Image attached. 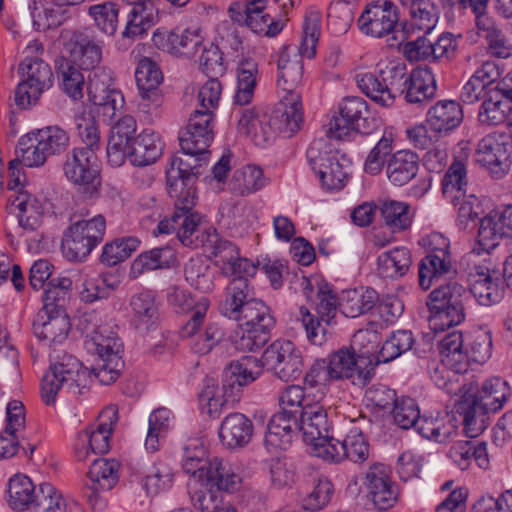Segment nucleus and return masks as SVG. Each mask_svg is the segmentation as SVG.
I'll use <instances>...</instances> for the list:
<instances>
[{"instance_id": "obj_28", "label": "nucleus", "mask_w": 512, "mask_h": 512, "mask_svg": "<svg viewBox=\"0 0 512 512\" xmlns=\"http://www.w3.org/2000/svg\"><path fill=\"white\" fill-rule=\"evenodd\" d=\"M323 420L314 421L303 429L302 436L306 444L312 447L313 454L330 463H340L344 460L342 441L330 435V423L327 412Z\"/></svg>"}, {"instance_id": "obj_64", "label": "nucleus", "mask_w": 512, "mask_h": 512, "mask_svg": "<svg viewBox=\"0 0 512 512\" xmlns=\"http://www.w3.org/2000/svg\"><path fill=\"white\" fill-rule=\"evenodd\" d=\"M376 70L381 80L384 82V87L388 88L393 95L394 102L396 95L402 94L407 84L406 64L399 59H394L379 63Z\"/></svg>"}, {"instance_id": "obj_37", "label": "nucleus", "mask_w": 512, "mask_h": 512, "mask_svg": "<svg viewBox=\"0 0 512 512\" xmlns=\"http://www.w3.org/2000/svg\"><path fill=\"white\" fill-rule=\"evenodd\" d=\"M127 148L131 164L143 167L155 163L160 158L164 142L159 133L147 128L136 135Z\"/></svg>"}, {"instance_id": "obj_57", "label": "nucleus", "mask_w": 512, "mask_h": 512, "mask_svg": "<svg viewBox=\"0 0 512 512\" xmlns=\"http://www.w3.org/2000/svg\"><path fill=\"white\" fill-rule=\"evenodd\" d=\"M173 414L171 410L161 407L151 412L148 418V431L145 439V449L148 452H156L172 427Z\"/></svg>"}, {"instance_id": "obj_53", "label": "nucleus", "mask_w": 512, "mask_h": 512, "mask_svg": "<svg viewBox=\"0 0 512 512\" xmlns=\"http://www.w3.org/2000/svg\"><path fill=\"white\" fill-rule=\"evenodd\" d=\"M339 111L359 128V133L370 134L376 128L378 121L370 117L368 103L361 97H345L339 104Z\"/></svg>"}, {"instance_id": "obj_51", "label": "nucleus", "mask_w": 512, "mask_h": 512, "mask_svg": "<svg viewBox=\"0 0 512 512\" xmlns=\"http://www.w3.org/2000/svg\"><path fill=\"white\" fill-rule=\"evenodd\" d=\"M7 503L14 511L32 509L38 492L32 480L24 474H15L8 481Z\"/></svg>"}, {"instance_id": "obj_19", "label": "nucleus", "mask_w": 512, "mask_h": 512, "mask_svg": "<svg viewBox=\"0 0 512 512\" xmlns=\"http://www.w3.org/2000/svg\"><path fill=\"white\" fill-rule=\"evenodd\" d=\"M263 365L282 381L299 378L303 372L301 350L290 340H276L262 354Z\"/></svg>"}, {"instance_id": "obj_12", "label": "nucleus", "mask_w": 512, "mask_h": 512, "mask_svg": "<svg viewBox=\"0 0 512 512\" xmlns=\"http://www.w3.org/2000/svg\"><path fill=\"white\" fill-rule=\"evenodd\" d=\"M113 80L112 71L101 68L90 73L87 81L88 99L94 112L108 124L121 114L125 105L123 93L113 86Z\"/></svg>"}, {"instance_id": "obj_16", "label": "nucleus", "mask_w": 512, "mask_h": 512, "mask_svg": "<svg viewBox=\"0 0 512 512\" xmlns=\"http://www.w3.org/2000/svg\"><path fill=\"white\" fill-rule=\"evenodd\" d=\"M317 397L320 395H312L304 386L289 385L279 394L278 412L299 420L302 431L308 424L323 420L322 415L327 412L325 404L319 403Z\"/></svg>"}, {"instance_id": "obj_32", "label": "nucleus", "mask_w": 512, "mask_h": 512, "mask_svg": "<svg viewBox=\"0 0 512 512\" xmlns=\"http://www.w3.org/2000/svg\"><path fill=\"white\" fill-rule=\"evenodd\" d=\"M212 457L201 437H187L182 441L178 451L181 470L194 483H197L211 464Z\"/></svg>"}, {"instance_id": "obj_9", "label": "nucleus", "mask_w": 512, "mask_h": 512, "mask_svg": "<svg viewBox=\"0 0 512 512\" xmlns=\"http://www.w3.org/2000/svg\"><path fill=\"white\" fill-rule=\"evenodd\" d=\"M106 220L97 214L88 220L71 224L64 233L62 252L69 261H83L103 240Z\"/></svg>"}, {"instance_id": "obj_60", "label": "nucleus", "mask_w": 512, "mask_h": 512, "mask_svg": "<svg viewBox=\"0 0 512 512\" xmlns=\"http://www.w3.org/2000/svg\"><path fill=\"white\" fill-rule=\"evenodd\" d=\"M380 214L385 225L394 233L405 231L412 224L411 207L402 201H383L380 206Z\"/></svg>"}, {"instance_id": "obj_14", "label": "nucleus", "mask_w": 512, "mask_h": 512, "mask_svg": "<svg viewBox=\"0 0 512 512\" xmlns=\"http://www.w3.org/2000/svg\"><path fill=\"white\" fill-rule=\"evenodd\" d=\"M117 420V408L109 406L100 413L96 426L77 433L73 440V450L78 461H85L90 454H105L109 451L110 438Z\"/></svg>"}, {"instance_id": "obj_36", "label": "nucleus", "mask_w": 512, "mask_h": 512, "mask_svg": "<svg viewBox=\"0 0 512 512\" xmlns=\"http://www.w3.org/2000/svg\"><path fill=\"white\" fill-rule=\"evenodd\" d=\"M439 10L432 1H421L409 8L408 17L402 23V31L406 38H426L436 27Z\"/></svg>"}, {"instance_id": "obj_34", "label": "nucleus", "mask_w": 512, "mask_h": 512, "mask_svg": "<svg viewBox=\"0 0 512 512\" xmlns=\"http://www.w3.org/2000/svg\"><path fill=\"white\" fill-rule=\"evenodd\" d=\"M334 379H350L353 385H367L374 376L373 368H360L353 350L342 347L326 358Z\"/></svg>"}, {"instance_id": "obj_18", "label": "nucleus", "mask_w": 512, "mask_h": 512, "mask_svg": "<svg viewBox=\"0 0 512 512\" xmlns=\"http://www.w3.org/2000/svg\"><path fill=\"white\" fill-rule=\"evenodd\" d=\"M476 160L494 177L502 178L512 165V137L500 132L487 134L477 145Z\"/></svg>"}, {"instance_id": "obj_58", "label": "nucleus", "mask_w": 512, "mask_h": 512, "mask_svg": "<svg viewBox=\"0 0 512 512\" xmlns=\"http://www.w3.org/2000/svg\"><path fill=\"white\" fill-rule=\"evenodd\" d=\"M72 289V280L66 276L52 278L46 284L43 293V308L49 313H66L65 305Z\"/></svg>"}, {"instance_id": "obj_25", "label": "nucleus", "mask_w": 512, "mask_h": 512, "mask_svg": "<svg viewBox=\"0 0 512 512\" xmlns=\"http://www.w3.org/2000/svg\"><path fill=\"white\" fill-rule=\"evenodd\" d=\"M196 484L203 489L231 495L241 489L243 477L240 468L230 460L213 456L211 464Z\"/></svg>"}, {"instance_id": "obj_4", "label": "nucleus", "mask_w": 512, "mask_h": 512, "mask_svg": "<svg viewBox=\"0 0 512 512\" xmlns=\"http://www.w3.org/2000/svg\"><path fill=\"white\" fill-rule=\"evenodd\" d=\"M175 210L171 217L162 219L153 231L155 236L168 235L176 231L177 239L183 246L198 248L205 243L208 228H201L202 217L193 211L196 204L193 190L186 195L175 197Z\"/></svg>"}, {"instance_id": "obj_46", "label": "nucleus", "mask_w": 512, "mask_h": 512, "mask_svg": "<svg viewBox=\"0 0 512 512\" xmlns=\"http://www.w3.org/2000/svg\"><path fill=\"white\" fill-rule=\"evenodd\" d=\"M122 279L123 276L118 270L87 277L79 290V297L85 303L107 299L113 291L118 289Z\"/></svg>"}, {"instance_id": "obj_27", "label": "nucleus", "mask_w": 512, "mask_h": 512, "mask_svg": "<svg viewBox=\"0 0 512 512\" xmlns=\"http://www.w3.org/2000/svg\"><path fill=\"white\" fill-rule=\"evenodd\" d=\"M120 464L115 459L100 458L93 461L88 471L86 497L95 510H102L106 501L100 492L111 490L119 480Z\"/></svg>"}, {"instance_id": "obj_39", "label": "nucleus", "mask_w": 512, "mask_h": 512, "mask_svg": "<svg viewBox=\"0 0 512 512\" xmlns=\"http://www.w3.org/2000/svg\"><path fill=\"white\" fill-rule=\"evenodd\" d=\"M300 429L296 418L276 412L268 422L264 443L268 451L286 450Z\"/></svg>"}, {"instance_id": "obj_29", "label": "nucleus", "mask_w": 512, "mask_h": 512, "mask_svg": "<svg viewBox=\"0 0 512 512\" xmlns=\"http://www.w3.org/2000/svg\"><path fill=\"white\" fill-rule=\"evenodd\" d=\"M259 305H266L253 297V288L244 279L231 280L226 288V297L221 304V313L229 319H246V309L260 311Z\"/></svg>"}, {"instance_id": "obj_54", "label": "nucleus", "mask_w": 512, "mask_h": 512, "mask_svg": "<svg viewBox=\"0 0 512 512\" xmlns=\"http://www.w3.org/2000/svg\"><path fill=\"white\" fill-rule=\"evenodd\" d=\"M456 410L463 417L464 432L467 437L476 438L487 428L490 412L478 406L475 400L460 398L456 404Z\"/></svg>"}, {"instance_id": "obj_62", "label": "nucleus", "mask_w": 512, "mask_h": 512, "mask_svg": "<svg viewBox=\"0 0 512 512\" xmlns=\"http://www.w3.org/2000/svg\"><path fill=\"white\" fill-rule=\"evenodd\" d=\"M322 14L318 9L307 10L303 22V31L300 44L297 45L298 52L312 59L316 54V46L321 34Z\"/></svg>"}, {"instance_id": "obj_13", "label": "nucleus", "mask_w": 512, "mask_h": 512, "mask_svg": "<svg viewBox=\"0 0 512 512\" xmlns=\"http://www.w3.org/2000/svg\"><path fill=\"white\" fill-rule=\"evenodd\" d=\"M171 156L166 168L167 191L171 197L184 196L188 190H193L194 201L197 200L195 181L200 174L199 168L207 164L209 154H192L182 151Z\"/></svg>"}, {"instance_id": "obj_22", "label": "nucleus", "mask_w": 512, "mask_h": 512, "mask_svg": "<svg viewBox=\"0 0 512 512\" xmlns=\"http://www.w3.org/2000/svg\"><path fill=\"white\" fill-rule=\"evenodd\" d=\"M399 21L397 6L391 0H370L357 20L366 36L382 38L392 33Z\"/></svg>"}, {"instance_id": "obj_11", "label": "nucleus", "mask_w": 512, "mask_h": 512, "mask_svg": "<svg viewBox=\"0 0 512 512\" xmlns=\"http://www.w3.org/2000/svg\"><path fill=\"white\" fill-rule=\"evenodd\" d=\"M205 243L202 247L211 251L215 257V264L221 273L234 279L249 281L257 272V265L246 257L240 255L238 247L231 241L222 239L213 227H208Z\"/></svg>"}, {"instance_id": "obj_30", "label": "nucleus", "mask_w": 512, "mask_h": 512, "mask_svg": "<svg viewBox=\"0 0 512 512\" xmlns=\"http://www.w3.org/2000/svg\"><path fill=\"white\" fill-rule=\"evenodd\" d=\"M510 392L508 382L495 376L484 381L480 388L473 381H469L462 397L469 401L475 400L478 406L489 412H497L507 401Z\"/></svg>"}, {"instance_id": "obj_3", "label": "nucleus", "mask_w": 512, "mask_h": 512, "mask_svg": "<svg viewBox=\"0 0 512 512\" xmlns=\"http://www.w3.org/2000/svg\"><path fill=\"white\" fill-rule=\"evenodd\" d=\"M171 302L177 313L189 314L188 321L182 326V338H191L192 350L200 355L209 353L221 340L223 333L217 324L211 323L202 332L206 315L210 306L206 296H194L191 293L177 289L171 297Z\"/></svg>"}, {"instance_id": "obj_24", "label": "nucleus", "mask_w": 512, "mask_h": 512, "mask_svg": "<svg viewBox=\"0 0 512 512\" xmlns=\"http://www.w3.org/2000/svg\"><path fill=\"white\" fill-rule=\"evenodd\" d=\"M461 36L451 32L440 34L435 42L418 37L404 44L403 53L409 61L436 62L443 59L450 60L455 57Z\"/></svg>"}, {"instance_id": "obj_17", "label": "nucleus", "mask_w": 512, "mask_h": 512, "mask_svg": "<svg viewBox=\"0 0 512 512\" xmlns=\"http://www.w3.org/2000/svg\"><path fill=\"white\" fill-rule=\"evenodd\" d=\"M467 282L470 293L482 306L499 303L505 292L502 273L496 269L490 258H484L470 269Z\"/></svg>"}, {"instance_id": "obj_45", "label": "nucleus", "mask_w": 512, "mask_h": 512, "mask_svg": "<svg viewBox=\"0 0 512 512\" xmlns=\"http://www.w3.org/2000/svg\"><path fill=\"white\" fill-rule=\"evenodd\" d=\"M463 121L461 105L454 100H440L427 112L426 122L430 130L442 134L457 128Z\"/></svg>"}, {"instance_id": "obj_40", "label": "nucleus", "mask_w": 512, "mask_h": 512, "mask_svg": "<svg viewBox=\"0 0 512 512\" xmlns=\"http://www.w3.org/2000/svg\"><path fill=\"white\" fill-rule=\"evenodd\" d=\"M70 328L67 313L39 311L33 321L35 336L49 344L62 343L67 338Z\"/></svg>"}, {"instance_id": "obj_49", "label": "nucleus", "mask_w": 512, "mask_h": 512, "mask_svg": "<svg viewBox=\"0 0 512 512\" xmlns=\"http://www.w3.org/2000/svg\"><path fill=\"white\" fill-rule=\"evenodd\" d=\"M419 156L410 150L395 152L386 168L389 181L395 186H403L416 177L419 170Z\"/></svg>"}, {"instance_id": "obj_41", "label": "nucleus", "mask_w": 512, "mask_h": 512, "mask_svg": "<svg viewBox=\"0 0 512 512\" xmlns=\"http://www.w3.org/2000/svg\"><path fill=\"white\" fill-rule=\"evenodd\" d=\"M437 84L432 69L419 66L407 76L404 87L405 100L414 105H422L436 95Z\"/></svg>"}, {"instance_id": "obj_21", "label": "nucleus", "mask_w": 512, "mask_h": 512, "mask_svg": "<svg viewBox=\"0 0 512 512\" xmlns=\"http://www.w3.org/2000/svg\"><path fill=\"white\" fill-rule=\"evenodd\" d=\"M512 236V204L492 210L480 220L478 239L469 258L489 254L502 237Z\"/></svg>"}, {"instance_id": "obj_52", "label": "nucleus", "mask_w": 512, "mask_h": 512, "mask_svg": "<svg viewBox=\"0 0 512 512\" xmlns=\"http://www.w3.org/2000/svg\"><path fill=\"white\" fill-rule=\"evenodd\" d=\"M78 504L49 482L39 485L32 512H77Z\"/></svg>"}, {"instance_id": "obj_2", "label": "nucleus", "mask_w": 512, "mask_h": 512, "mask_svg": "<svg viewBox=\"0 0 512 512\" xmlns=\"http://www.w3.org/2000/svg\"><path fill=\"white\" fill-rule=\"evenodd\" d=\"M303 58L297 45L290 44L282 48L277 60V112L286 117L290 130L296 129L297 123L304 119L299 90L303 78Z\"/></svg>"}, {"instance_id": "obj_8", "label": "nucleus", "mask_w": 512, "mask_h": 512, "mask_svg": "<svg viewBox=\"0 0 512 512\" xmlns=\"http://www.w3.org/2000/svg\"><path fill=\"white\" fill-rule=\"evenodd\" d=\"M85 349L99 358L94 368L95 376L102 384L109 385L117 380L123 366V343L113 331L99 328L86 336Z\"/></svg>"}, {"instance_id": "obj_5", "label": "nucleus", "mask_w": 512, "mask_h": 512, "mask_svg": "<svg viewBox=\"0 0 512 512\" xmlns=\"http://www.w3.org/2000/svg\"><path fill=\"white\" fill-rule=\"evenodd\" d=\"M309 164L327 190L342 189L351 174V160L323 140L313 141L306 151Z\"/></svg>"}, {"instance_id": "obj_63", "label": "nucleus", "mask_w": 512, "mask_h": 512, "mask_svg": "<svg viewBox=\"0 0 512 512\" xmlns=\"http://www.w3.org/2000/svg\"><path fill=\"white\" fill-rule=\"evenodd\" d=\"M184 275L192 287L203 293L211 291L214 287L215 270L202 257L191 258L184 267Z\"/></svg>"}, {"instance_id": "obj_26", "label": "nucleus", "mask_w": 512, "mask_h": 512, "mask_svg": "<svg viewBox=\"0 0 512 512\" xmlns=\"http://www.w3.org/2000/svg\"><path fill=\"white\" fill-rule=\"evenodd\" d=\"M215 114L195 109L190 115L188 123L179 134V145L182 151L192 154H209L214 134Z\"/></svg>"}, {"instance_id": "obj_1", "label": "nucleus", "mask_w": 512, "mask_h": 512, "mask_svg": "<svg viewBox=\"0 0 512 512\" xmlns=\"http://www.w3.org/2000/svg\"><path fill=\"white\" fill-rule=\"evenodd\" d=\"M317 300L315 313L301 306L299 318L307 340L313 345L321 346L326 341V326L332 323L338 305L346 317L356 318L376 306L378 293L372 288H367L365 291L348 290L343 293L342 300L338 303L337 295L331 285L322 282L318 283Z\"/></svg>"}, {"instance_id": "obj_59", "label": "nucleus", "mask_w": 512, "mask_h": 512, "mask_svg": "<svg viewBox=\"0 0 512 512\" xmlns=\"http://www.w3.org/2000/svg\"><path fill=\"white\" fill-rule=\"evenodd\" d=\"M454 463L461 469H468L473 462L481 469H487L490 461L485 442L468 441L459 444L451 451Z\"/></svg>"}, {"instance_id": "obj_6", "label": "nucleus", "mask_w": 512, "mask_h": 512, "mask_svg": "<svg viewBox=\"0 0 512 512\" xmlns=\"http://www.w3.org/2000/svg\"><path fill=\"white\" fill-rule=\"evenodd\" d=\"M465 294V287L457 282L439 285L430 293L427 306L430 313L428 322L431 330L436 333L441 332L464 320L463 298Z\"/></svg>"}, {"instance_id": "obj_35", "label": "nucleus", "mask_w": 512, "mask_h": 512, "mask_svg": "<svg viewBox=\"0 0 512 512\" xmlns=\"http://www.w3.org/2000/svg\"><path fill=\"white\" fill-rule=\"evenodd\" d=\"M264 368L262 358L243 356L232 361L223 372L222 383L241 398L242 389L260 377Z\"/></svg>"}, {"instance_id": "obj_42", "label": "nucleus", "mask_w": 512, "mask_h": 512, "mask_svg": "<svg viewBox=\"0 0 512 512\" xmlns=\"http://www.w3.org/2000/svg\"><path fill=\"white\" fill-rule=\"evenodd\" d=\"M102 41L86 34H75L69 43L70 57L82 70H91L93 73L102 60Z\"/></svg>"}, {"instance_id": "obj_56", "label": "nucleus", "mask_w": 512, "mask_h": 512, "mask_svg": "<svg viewBox=\"0 0 512 512\" xmlns=\"http://www.w3.org/2000/svg\"><path fill=\"white\" fill-rule=\"evenodd\" d=\"M240 398L237 393H233L229 388L206 386L199 395V402L203 411H206L211 418L218 417L221 412L232 407Z\"/></svg>"}, {"instance_id": "obj_7", "label": "nucleus", "mask_w": 512, "mask_h": 512, "mask_svg": "<svg viewBox=\"0 0 512 512\" xmlns=\"http://www.w3.org/2000/svg\"><path fill=\"white\" fill-rule=\"evenodd\" d=\"M87 370L73 355L64 354L50 365L41 381V399L47 405L56 402L62 388L73 394L81 393L86 385Z\"/></svg>"}, {"instance_id": "obj_31", "label": "nucleus", "mask_w": 512, "mask_h": 512, "mask_svg": "<svg viewBox=\"0 0 512 512\" xmlns=\"http://www.w3.org/2000/svg\"><path fill=\"white\" fill-rule=\"evenodd\" d=\"M43 45L38 40H31L25 47L26 56L19 65V71L25 77L24 81L33 85L35 92L48 90L53 84L51 67L37 56L43 52Z\"/></svg>"}, {"instance_id": "obj_33", "label": "nucleus", "mask_w": 512, "mask_h": 512, "mask_svg": "<svg viewBox=\"0 0 512 512\" xmlns=\"http://www.w3.org/2000/svg\"><path fill=\"white\" fill-rule=\"evenodd\" d=\"M369 496L379 510H386L397 500V487L391 480L390 469L382 463L371 465L364 482Z\"/></svg>"}, {"instance_id": "obj_15", "label": "nucleus", "mask_w": 512, "mask_h": 512, "mask_svg": "<svg viewBox=\"0 0 512 512\" xmlns=\"http://www.w3.org/2000/svg\"><path fill=\"white\" fill-rule=\"evenodd\" d=\"M259 307L260 311L254 314L246 309V319H235L239 325L231 339L236 350L253 352L268 342L275 320L267 305H259Z\"/></svg>"}, {"instance_id": "obj_43", "label": "nucleus", "mask_w": 512, "mask_h": 512, "mask_svg": "<svg viewBox=\"0 0 512 512\" xmlns=\"http://www.w3.org/2000/svg\"><path fill=\"white\" fill-rule=\"evenodd\" d=\"M260 79L261 73L257 61L251 57L240 59L236 67L233 103L239 106L250 104Z\"/></svg>"}, {"instance_id": "obj_55", "label": "nucleus", "mask_w": 512, "mask_h": 512, "mask_svg": "<svg viewBox=\"0 0 512 512\" xmlns=\"http://www.w3.org/2000/svg\"><path fill=\"white\" fill-rule=\"evenodd\" d=\"M410 264V251L406 247H396L378 256L377 273L382 278L396 279L407 273Z\"/></svg>"}, {"instance_id": "obj_47", "label": "nucleus", "mask_w": 512, "mask_h": 512, "mask_svg": "<svg viewBox=\"0 0 512 512\" xmlns=\"http://www.w3.org/2000/svg\"><path fill=\"white\" fill-rule=\"evenodd\" d=\"M130 306L133 324L140 332H148L159 319V308L156 294L152 290H143L132 296Z\"/></svg>"}, {"instance_id": "obj_50", "label": "nucleus", "mask_w": 512, "mask_h": 512, "mask_svg": "<svg viewBox=\"0 0 512 512\" xmlns=\"http://www.w3.org/2000/svg\"><path fill=\"white\" fill-rule=\"evenodd\" d=\"M441 362L456 371H469L468 351L463 349V335L458 330L446 334L438 344Z\"/></svg>"}, {"instance_id": "obj_44", "label": "nucleus", "mask_w": 512, "mask_h": 512, "mask_svg": "<svg viewBox=\"0 0 512 512\" xmlns=\"http://www.w3.org/2000/svg\"><path fill=\"white\" fill-rule=\"evenodd\" d=\"M286 117L277 112V105L274 108L272 115H261L256 127L250 134L249 138L258 147H266L270 145L276 138L277 133H283L286 136H292L298 132L303 124V120L297 123V128L290 130L288 124L286 125Z\"/></svg>"}, {"instance_id": "obj_23", "label": "nucleus", "mask_w": 512, "mask_h": 512, "mask_svg": "<svg viewBox=\"0 0 512 512\" xmlns=\"http://www.w3.org/2000/svg\"><path fill=\"white\" fill-rule=\"evenodd\" d=\"M19 159H13L8 164V189L18 191L17 196L12 200V205L17 208L19 226L25 230H35L40 225L43 207L38 200L22 189V169Z\"/></svg>"}, {"instance_id": "obj_38", "label": "nucleus", "mask_w": 512, "mask_h": 512, "mask_svg": "<svg viewBox=\"0 0 512 512\" xmlns=\"http://www.w3.org/2000/svg\"><path fill=\"white\" fill-rule=\"evenodd\" d=\"M253 435V423L244 414L233 412L228 414L219 427L221 444L228 449L246 446Z\"/></svg>"}, {"instance_id": "obj_10", "label": "nucleus", "mask_w": 512, "mask_h": 512, "mask_svg": "<svg viewBox=\"0 0 512 512\" xmlns=\"http://www.w3.org/2000/svg\"><path fill=\"white\" fill-rule=\"evenodd\" d=\"M426 256L419 265V285L428 290L452 270L450 240L439 232H431L420 240Z\"/></svg>"}, {"instance_id": "obj_48", "label": "nucleus", "mask_w": 512, "mask_h": 512, "mask_svg": "<svg viewBox=\"0 0 512 512\" xmlns=\"http://www.w3.org/2000/svg\"><path fill=\"white\" fill-rule=\"evenodd\" d=\"M512 112V101L499 91L490 90L478 110V121L482 126L504 124Z\"/></svg>"}, {"instance_id": "obj_61", "label": "nucleus", "mask_w": 512, "mask_h": 512, "mask_svg": "<svg viewBox=\"0 0 512 512\" xmlns=\"http://www.w3.org/2000/svg\"><path fill=\"white\" fill-rule=\"evenodd\" d=\"M468 371H456L441 362L431 373V380L449 395H458L459 399L466 389Z\"/></svg>"}, {"instance_id": "obj_20", "label": "nucleus", "mask_w": 512, "mask_h": 512, "mask_svg": "<svg viewBox=\"0 0 512 512\" xmlns=\"http://www.w3.org/2000/svg\"><path fill=\"white\" fill-rule=\"evenodd\" d=\"M66 178L86 193H93L100 185V166L97 152L73 148L63 165Z\"/></svg>"}]
</instances>
